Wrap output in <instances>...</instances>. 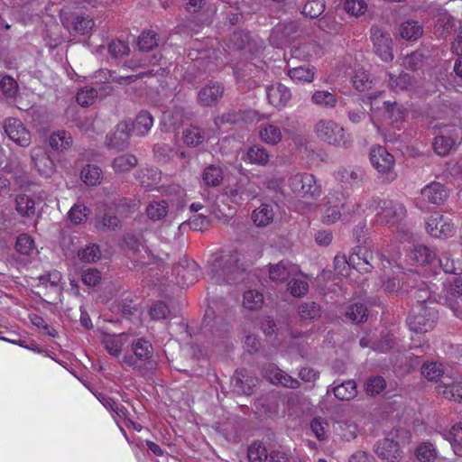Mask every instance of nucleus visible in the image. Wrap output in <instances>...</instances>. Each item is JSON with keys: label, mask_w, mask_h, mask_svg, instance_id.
<instances>
[{"label": "nucleus", "mask_w": 462, "mask_h": 462, "mask_svg": "<svg viewBox=\"0 0 462 462\" xmlns=\"http://www.w3.org/2000/svg\"><path fill=\"white\" fill-rule=\"evenodd\" d=\"M131 352L123 356L121 363L144 378L151 377L156 367L152 343L144 337L136 338L131 343Z\"/></svg>", "instance_id": "f257e3e1"}, {"label": "nucleus", "mask_w": 462, "mask_h": 462, "mask_svg": "<svg viewBox=\"0 0 462 462\" xmlns=\"http://www.w3.org/2000/svg\"><path fill=\"white\" fill-rule=\"evenodd\" d=\"M236 251L217 257L211 264L210 280L215 284L236 283L244 280L245 269Z\"/></svg>", "instance_id": "f03ea898"}, {"label": "nucleus", "mask_w": 462, "mask_h": 462, "mask_svg": "<svg viewBox=\"0 0 462 462\" xmlns=\"http://www.w3.org/2000/svg\"><path fill=\"white\" fill-rule=\"evenodd\" d=\"M438 319V311L428 305L416 304L407 319L411 330L416 333H425L433 328Z\"/></svg>", "instance_id": "7ed1b4c3"}, {"label": "nucleus", "mask_w": 462, "mask_h": 462, "mask_svg": "<svg viewBox=\"0 0 462 462\" xmlns=\"http://www.w3.org/2000/svg\"><path fill=\"white\" fill-rule=\"evenodd\" d=\"M370 162L378 171L383 181L389 183L396 179L394 157L383 146H376L371 149Z\"/></svg>", "instance_id": "20e7f679"}, {"label": "nucleus", "mask_w": 462, "mask_h": 462, "mask_svg": "<svg viewBox=\"0 0 462 462\" xmlns=\"http://www.w3.org/2000/svg\"><path fill=\"white\" fill-rule=\"evenodd\" d=\"M314 132L323 142L333 145H346L344 128L333 120L320 119L314 125Z\"/></svg>", "instance_id": "39448f33"}, {"label": "nucleus", "mask_w": 462, "mask_h": 462, "mask_svg": "<svg viewBox=\"0 0 462 462\" xmlns=\"http://www.w3.org/2000/svg\"><path fill=\"white\" fill-rule=\"evenodd\" d=\"M377 208L378 221L388 226L396 225L406 217V208L399 201L391 199L380 200Z\"/></svg>", "instance_id": "423d86ee"}, {"label": "nucleus", "mask_w": 462, "mask_h": 462, "mask_svg": "<svg viewBox=\"0 0 462 462\" xmlns=\"http://www.w3.org/2000/svg\"><path fill=\"white\" fill-rule=\"evenodd\" d=\"M124 244L127 249L128 258L133 265L130 269L140 271L144 268L148 264L149 260L147 248L132 234H127L124 237Z\"/></svg>", "instance_id": "0eeeda50"}, {"label": "nucleus", "mask_w": 462, "mask_h": 462, "mask_svg": "<svg viewBox=\"0 0 462 462\" xmlns=\"http://www.w3.org/2000/svg\"><path fill=\"white\" fill-rule=\"evenodd\" d=\"M189 60L193 61V66L202 72H211L215 69V60L217 52L213 49L202 48L200 42H195L194 46L188 53Z\"/></svg>", "instance_id": "6e6552de"}, {"label": "nucleus", "mask_w": 462, "mask_h": 462, "mask_svg": "<svg viewBox=\"0 0 462 462\" xmlns=\"http://www.w3.org/2000/svg\"><path fill=\"white\" fill-rule=\"evenodd\" d=\"M289 181L292 191L300 196L315 198L320 195V186L317 184L312 174L297 173L291 177Z\"/></svg>", "instance_id": "1a4fd4ad"}, {"label": "nucleus", "mask_w": 462, "mask_h": 462, "mask_svg": "<svg viewBox=\"0 0 462 462\" xmlns=\"http://www.w3.org/2000/svg\"><path fill=\"white\" fill-rule=\"evenodd\" d=\"M370 39L373 42L374 53L384 62L392 61L393 53L390 34L383 32L378 26H372Z\"/></svg>", "instance_id": "9d476101"}, {"label": "nucleus", "mask_w": 462, "mask_h": 462, "mask_svg": "<svg viewBox=\"0 0 462 462\" xmlns=\"http://www.w3.org/2000/svg\"><path fill=\"white\" fill-rule=\"evenodd\" d=\"M300 27L297 22L290 21L276 24L271 31L270 42L277 48H282L298 37Z\"/></svg>", "instance_id": "9b49d317"}, {"label": "nucleus", "mask_w": 462, "mask_h": 462, "mask_svg": "<svg viewBox=\"0 0 462 462\" xmlns=\"http://www.w3.org/2000/svg\"><path fill=\"white\" fill-rule=\"evenodd\" d=\"M60 22L69 32L82 35L88 33L95 25L94 21L88 16L64 11L60 13Z\"/></svg>", "instance_id": "f8f14e48"}, {"label": "nucleus", "mask_w": 462, "mask_h": 462, "mask_svg": "<svg viewBox=\"0 0 462 462\" xmlns=\"http://www.w3.org/2000/svg\"><path fill=\"white\" fill-rule=\"evenodd\" d=\"M176 274L177 282L181 286H189L194 284L199 275V267L196 262L192 260H181L173 269Z\"/></svg>", "instance_id": "ddd939ff"}, {"label": "nucleus", "mask_w": 462, "mask_h": 462, "mask_svg": "<svg viewBox=\"0 0 462 462\" xmlns=\"http://www.w3.org/2000/svg\"><path fill=\"white\" fill-rule=\"evenodd\" d=\"M373 254L366 245H356L348 256V266L359 273H369L373 269Z\"/></svg>", "instance_id": "4468645a"}, {"label": "nucleus", "mask_w": 462, "mask_h": 462, "mask_svg": "<svg viewBox=\"0 0 462 462\" xmlns=\"http://www.w3.org/2000/svg\"><path fill=\"white\" fill-rule=\"evenodd\" d=\"M5 132L8 137L22 147H27L31 143L30 132L23 123L16 118H8L5 121Z\"/></svg>", "instance_id": "2eb2a0df"}, {"label": "nucleus", "mask_w": 462, "mask_h": 462, "mask_svg": "<svg viewBox=\"0 0 462 462\" xmlns=\"http://www.w3.org/2000/svg\"><path fill=\"white\" fill-rule=\"evenodd\" d=\"M130 124L126 121H122L117 124L115 132L106 135V144L109 149L116 151H124L129 145L130 137Z\"/></svg>", "instance_id": "dca6fc26"}, {"label": "nucleus", "mask_w": 462, "mask_h": 462, "mask_svg": "<svg viewBox=\"0 0 462 462\" xmlns=\"http://www.w3.org/2000/svg\"><path fill=\"white\" fill-rule=\"evenodd\" d=\"M374 452L387 462H399L403 454L398 442L390 438L379 440L374 446Z\"/></svg>", "instance_id": "f3484780"}, {"label": "nucleus", "mask_w": 462, "mask_h": 462, "mask_svg": "<svg viewBox=\"0 0 462 462\" xmlns=\"http://www.w3.org/2000/svg\"><path fill=\"white\" fill-rule=\"evenodd\" d=\"M427 232L434 237L446 238L454 232L453 225L447 222L442 215L431 216L426 222Z\"/></svg>", "instance_id": "a211bd4d"}, {"label": "nucleus", "mask_w": 462, "mask_h": 462, "mask_svg": "<svg viewBox=\"0 0 462 462\" xmlns=\"http://www.w3.org/2000/svg\"><path fill=\"white\" fill-rule=\"evenodd\" d=\"M424 201L436 206L442 205L448 197V191L446 187L437 181H432L426 185L420 191Z\"/></svg>", "instance_id": "6ab92c4d"}, {"label": "nucleus", "mask_w": 462, "mask_h": 462, "mask_svg": "<svg viewBox=\"0 0 462 462\" xmlns=\"http://www.w3.org/2000/svg\"><path fill=\"white\" fill-rule=\"evenodd\" d=\"M266 95L269 103L278 109L285 107L291 98L290 88L282 83L269 86L266 88Z\"/></svg>", "instance_id": "aec40b11"}, {"label": "nucleus", "mask_w": 462, "mask_h": 462, "mask_svg": "<svg viewBox=\"0 0 462 462\" xmlns=\"http://www.w3.org/2000/svg\"><path fill=\"white\" fill-rule=\"evenodd\" d=\"M225 88L218 82L209 83L198 93V102L203 106L216 105L223 97Z\"/></svg>", "instance_id": "412c9836"}, {"label": "nucleus", "mask_w": 462, "mask_h": 462, "mask_svg": "<svg viewBox=\"0 0 462 462\" xmlns=\"http://www.w3.org/2000/svg\"><path fill=\"white\" fill-rule=\"evenodd\" d=\"M423 79L420 75L413 76L407 72H401L398 76H390L389 85L393 89L398 90H413L421 88Z\"/></svg>", "instance_id": "4be33fe9"}, {"label": "nucleus", "mask_w": 462, "mask_h": 462, "mask_svg": "<svg viewBox=\"0 0 462 462\" xmlns=\"http://www.w3.org/2000/svg\"><path fill=\"white\" fill-rule=\"evenodd\" d=\"M326 202L332 207H337L341 208L344 214L351 215L355 213L354 208L356 205H353V209L349 208L348 205V193L345 190L344 185L340 184L337 188L333 189L329 191V193L326 197ZM358 207V205H356Z\"/></svg>", "instance_id": "5701e85b"}, {"label": "nucleus", "mask_w": 462, "mask_h": 462, "mask_svg": "<svg viewBox=\"0 0 462 462\" xmlns=\"http://www.w3.org/2000/svg\"><path fill=\"white\" fill-rule=\"evenodd\" d=\"M270 278L273 281L283 282L299 273V267L288 261H281L270 267Z\"/></svg>", "instance_id": "b1692460"}, {"label": "nucleus", "mask_w": 462, "mask_h": 462, "mask_svg": "<svg viewBox=\"0 0 462 462\" xmlns=\"http://www.w3.org/2000/svg\"><path fill=\"white\" fill-rule=\"evenodd\" d=\"M201 180L207 187H218L224 180V171L219 163H211L207 165L201 174Z\"/></svg>", "instance_id": "393cba45"}, {"label": "nucleus", "mask_w": 462, "mask_h": 462, "mask_svg": "<svg viewBox=\"0 0 462 462\" xmlns=\"http://www.w3.org/2000/svg\"><path fill=\"white\" fill-rule=\"evenodd\" d=\"M272 203H263L255 208L251 216L254 224L258 227H264L270 225L274 219V207Z\"/></svg>", "instance_id": "a878e982"}, {"label": "nucleus", "mask_w": 462, "mask_h": 462, "mask_svg": "<svg viewBox=\"0 0 462 462\" xmlns=\"http://www.w3.org/2000/svg\"><path fill=\"white\" fill-rule=\"evenodd\" d=\"M32 160L34 167L40 175L50 178L55 171V165L50 155L43 151H37L32 153Z\"/></svg>", "instance_id": "bb28decb"}, {"label": "nucleus", "mask_w": 462, "mask_h": 462, "mask_svg": "<svg viewBox=\"0 0 462 462\" xmlns=\"http://www.w3.org/2000/svg\"><path fill=\"white\" fill-rule=\"evenodd\" d=\"M130 132L137 136L145 135L153 125V118L148 111H141L134 122H129Z\"/></svg>", "instance_id": "cd10ccee"}, {"label": "nucleus", "mask_w": 462, "mask_h": 462, "mask_svg": "<svg viewBox=\"0 0 462 462\" xmlns=\"http://www.w3.org/2000/svg\"><path fill=\"white\" fill-rule=\"evenodd\" d=\"M260 139L271 145H275L282 141V134L281 128L273 123H263L259 126Z\"/></svg>", "instance_id": "c85d7f7f"}, {"label": "nucleus", "mask_w": 462, "mask_h": 462, "mask_svg": "<svg viewBox=\"0 0 462 462\" xmlns=\"http://www.w3.org/2000/svg\"><path fill=\"white\" fill-rule=\"evenodd\" d=\"M255 381L253 377L236 372V374L232 377L233 390L237 394L251 395L255 386Z\"/></svg>", "instance_id": "c756f323"}, {"label": "nucleus", "mask_w": 462, "mask_h": 462, "mask_svg": "<svg viewBox=\"0 0 462 462\" xmlns=\"http://www.w3.org/2000/svg\"><path fill=\"white\" fill-rule=\"evenodd\" d=\"M333 393L335 397L340 401H349L357 394L356 384L353 380H347L340 384L328 389V393Z\"/></svg>", "instance_id": "7c9ffc66"}, {"label": "nucleus", "mask_w": 462, "mask_h": 462, "mask_svg": "<svg viewBox=\"0 0 462 462\" xmlns=\"http://www.w3.org/2000/svg\"><path fill=\"white\" fill-rule=\"evenodd\" d=\"M346 320L359 324L366 321L368 317V310L362 303H354L346 306L343 312Z\"/></svg>", "instance_id": "2f4dec72"}, {"label": "nucleus", "mask_w": 462, "mask_h": 462, "mask_svg": "<svg viewBox=\"0 0 462 462\" xmlns=\"http://www.w3.org/2000/svg\"><path fill=\"white\" fill-rule=\"evenodd\" d=\"M399 33L406 41H415L422 35L423 28L418 22L408 20L400 25Z\"/></svg>", "instance_id": "473e14b6"}, {"label": "nucleus", "mask_w": 462, "mask_h": 462, "mask_svg": "<svg viewBox=\"0 0 462 462\" xmlns=\"http://www.w3.org/2000/svg\"><path fill=\"white\" fill-rule=\"evenodd\" d=\"M72 136L70 133L65 130H60L51 134L49 143L56 151L69 149L72 145Z\"/></svg>", "instance_id": "72a5a7b5"}, {"label": "nucleus", "mask_w": 462, "mask_h": 462, "mask_svg": "<svg viewBox=\"0 0 462 462\" xmlns=\"http://www.w3.org/2000/svg\"><path fill=\"white\" fill-rule=\"evenodd\" d=\"M410 257L416 263L423 265L431 263L435 257V252L423 245H415L410 253Z\"/></svg>", "instance_id": "f704fd0d"}, {"label": "nucleus", "mask_w": 462, "mask_h": 462, "mask_svg": "<svg viewBox=\"0 0 462 462\" xmlns=\"http://www.w3.org/2000/svg\"><path fill=\"white\" fill-rule=\"evenodd\" d=\"M183 142L192 147L199 146L205 140V131L198 126L189 125L182 132Z\"/></svg>", "instance_id": "c9c22d12"}, {"label": "nucleus", "mask_w": 462, "mask_h": 462, "mask_svg": "<svg viewBox=\"0 0 462 462\" xmlns=\"http://www.w3.org/2000/svg\"><path fill=\"white\" fill-rule=\"evenodd\" d=\"M15 209L23 217H32L35 214V202L30 196L20 194L15 199Z\"/></svg>", "instance_id": "e433bc0d"}, {"label": "nucleus", "mask_w": 462, "mask_h": 462, "mask_svg": "<svg viewBox=\"0 0 462 462\" xmlns=\"http://www.w3.org/2000/svg\"><path fill=\"white\" fill-rule=\"evenodd\" d=\"M384 105L388 120L398 127V125L404 121L407 114L406 110L402 105H399L396 102H384Z\"/></svg>", "instance_id": "4c0bfd02"}, {"label": "nucleus", "mask_w": 462, "mask_h": 462, "mask_svg": "<svg viewBox=\"0 0 462 462\" xmlns=\"http://www.w3.org/2000/svg\"><path fill=\"white\" fill-rule=\"evenodd\" d=\"M288 76L295 82H311L314 79L315 69L310 66H300L289 69Z\"/></svg>", "instance_id": "58836bf2"}, {"label": "nucleus", "mask_w": 462, "mask_h": 462, "mask_svg": "<svg viewBox=\"0 0 462 462\" xmlns=\"http://www.w3.org/2000/svg\"><path fill=\"white\" fill-rule=\"evenodd\" d=\"M248 161L251 163L264 166L270 160V154L265 148L260 145L251 146L246 152Z\"/></svg>", "instance_id": "ea45409f"}, {"label": "nucleus", "mask_w": 462, "mask_h": 462, "mask_svg": "<svg viewBox=\"0 0 462 462\" xmlns=\"http://www.w3.org/2000/svg\"><path fill=\"white\" fill-rule=\"evenodd\" d=\"M168 203L165 200L151 202L146 208L147 217L153 220H161L168 213Z\"/></svg>", "instance_id": "a19ab883"}, {"label": "nucleus", "mask_w": 462, "mask_h": 462, "mask_svg": "<svg viewBox=\"0 0 462 462\" xmlns=\"http://www.w3.org/2000/svg\"><path fill=\"white\" fill-rule=\"evenodd\" d=\"M137 164V159L133 154H123L114 159L112 166L116 172H126Z\"/></svg>", "instance_id": "79ce46f5"}, {"label": "nucleus", "mask_w": 462, "mask_h": 462, "mask_svg": "<svg viewBox=\"0 0 462 462\" xmlns=\"http://www.w3.org/2000/svg\"><path fill=\"white\" fill-rule=\"evenodd\" d=\"M101 173V169L98 166L88 164L82 169L80 177L87 185L95 186L99 183Z\"/></svg>", "instance_id": "37998d69"}, {"label": "nucleus", "mask_w": 462, "mask_h": 462, "mask_svg": "<svg viewBox=\"0 0 462 462\" xmlns=\"http://www.w3.org/2000/svg\"><path fill=\"white\" fill-rule=\"evenodd\" d=\"M311 101L317 106L327 108L335 107L337 102L334 94L324 90L316 91L311 97Z\"/></svg>", "instance_id": "c03bdc74"}, {"label": "nucleus", "mask_w": 462, "mask_h": 462, "mask_svg": "<svg viewBox=\"0 0 462 462\" xmlns=\"http://www.w3.org/2000/svg\"><path fill=\"white\" fill-rule=\"evenodd\" d=\"M157 33L153 31H145L138 37L137 45L141 51H150L158 46Z\"/></svg>", "instance_id": "a18cd8bd"}, {"label": "nucleus", "mask_w": 462, "mask_h": 462, "mask_svg": "<svg viewBox=\"0 0 462 462\" xmlns=\"http://www.w3.org/2000/svg\"><path fill=\"white\" fill-rule=\"evenodd\" d=\"M439 393H441L445 398L452 400L454 402H462V385L459 383H443V385H438Z\"/></svg>", "instance_id": "49530a36"}, {"label": "nucleus", "mask_w": 462, "mask_h": 462, "mask_svg": "<svg viewBox=\"0 0 462 462\" xmlns=\"http://www.w3.org/2000/svg\"><path fill=\"white\" fill-rule=\"evenodd\" d=\"M251 36L249 32L245 30L235 31L229 39V44L236 51L244 50L250 44Z\"/></svg>", "instance_id": "de8ad7c7"}, {"label": "nucleus", "mask_w": 462, "mask_h": 462, "mask_svg": "<svg viewBox=\"0 0 462 462\" xmlns=\"http://www.w3.org/2000/svg\"><path fill=\"white\" fill-rule=\"evenodd\" d=\"M456 144L451 137L438 135L434 138L432 146L437 154L446 156Z\"/></svg>", "instance_id": "09e8293b"}, {"label": "nucleus", "mask_w": 462, "mask_h": 462, "mask_svg": "<svg viewBox=\"0 0 462 462\" xmlns=\"http://www.w3.org/2000/svg\"><path fill=\"white\" fill-rule=\"evenodd\" d=\"M325 2L323 0H310L301 10V14L311 19L318 18L325 11Z\"/></svg>", "instance_id": "8fccbe9b"}, {"label": "nucleus", "mask_w": 462, "mask_h": 462, "mask_svg": "<svg viewBox=\"0 0 462 462\" xmlns=\"http://www.w3.org/2000/svg\"><path fill=\"white\" fill-rule=\"evenodd\" d=\"M425 63V56L421 51H416L407 55L403 60V66L411 71L421 69Z\"/></svg>", "instance_id": "3c124183"}, {"label": "nucleus", "mask_w": 462, "mask_h": 462, "mask_svg": "<svg viewBox=\"0 0 462 462\" xmlns=\"http://www.w3.org/2000/svg\"><path fill=\"white\" fill-rule=\"evenodd\" d=\"M354 88L358 91H365L372 88L373 80L370 75L364 69L356 71L355 76L352 78Z\"/></svg>", "instance_id": "603ef678"}, {"label": "nucleus", "mask_w": 462, "mask_h": 462, "mask_svg": "<svg viewBox=\"0 0 462 462\" xmlns=\"http://www.w3.org/2000/svg\"><path fill=\"white\" fill-rule=\"evenodd\" d=\"M456 455H462V427L454 425L447 435Z\"/></svg>", "instance_id": "864d4df0"}, {"label": "nucleus", "mask_w": 462, "mask_h": 462, "mask_svg": "<svg viewBox=\"0 0 462 462\" xmlns=\"http://www.w3.org/2000/svg\"><path fill=\"white\" fill-rule=\"evenodd\" d=\"M119 224L120 220L117 216L110 213L109 211L105 212L103 215L97 217V227L100 230H115Z\"/></svg>", "instance_id": "5fc2aeb1"}, {"label": "nucleus", "mask_w": 462, "mask_h": 462, "mask_svg": "<svg viewBox=\"0 0 462 462\" xmlns=\"http://www.w3.org/2000/svg\"><path fill=\"white\" fill-rule=\"evenodd\" d=\"M365 388L369 395L379 394L386 388V381L381 375L371 376L367 379Z\"/></svg>", "instance_id": "6e6d98bb"}, {"label": "nucleus", "mask_w": 462, "mask_h": 462, "mask_svg": "<svg viewBox=\"0 0 462 462\" xmlns=\"http://www.w3.org/2000/svg\"><path fill=\"white\" fill-rule=\"evenodd\" d=\"M35 249L34 241L28 234H21L15 242V250L24 255H30Z\"/></svg>", "instance_id": "4d7b16f0"}, {"label": "nucleus", "mask_w": 462, "mask_h": 462, "mask_svg": "<svg viewBox=\"0 0 462 462\" xmlns=\"http://www.w3.org/2000/svg\"><path fill=\"white\" fill-rule=\"evenodd\" d=\"M79 258L84 263H94L101 256L99 246L96 244H90L78 253Z\"/></svg>", "instance_id": "13d9d810"}, {"label": "nucleus", "mask_w": 462, "mask_h": 462, "mask_svg": "<svg viewBox=\"0 0 462 462\" xmlns=\"http://www.w3.org/2000/svg\"><path fill=\"white\" fill-rule=\"evenodd\" d=\"M364 171L360 169L357 170H344L341 172V182L346 185L345 189L359 184L364 178Z\"/></svg>", "instance_id": "bf43d9fd"}, {"label": "nucleus", "mask_w": 462, "mask_h": 462, "mask_svg": "<svg viewBox=\"0 0 462 462\" xmlns=\"http://www.w3.org/2000/svg\"><path fill=\"white\" fill-rule=\"evenodd\" d=\"M299 314L302 319H315L320 316V308L314 301L304 302L299 307Z\"/></svg>", "instance_id": "052dcab7"}, {"label": "nucleus", "mask_w": 462, "mask_h": 462, "mask_svg": "<svg viewBox=\"0 0 462 462\" xmlns=\"http://www.w3.org/2000/svg\"><path fill=\"white\" fill-rule=\"evenodd\" d=\"M420 287L416 290H408V295L411 300H416V304L427 305L430 297V290L425 282H420Z\"/></svg>", "instance_id": "680f3d73"}, {"label": "nucleus", "mask_w": 462, "mask_h": 462, "mask_svg": "<svg viewBox=\"0 0 462 462\" xmlns=\"http://www.w3.org/2000/svg\"><path fill=\"white\" fill-rule=\"evenodd\" d=\"M324 210L322 215V221L326 224H333L340 219L342 216H347L344 214L343 210L337 207H332L328 203L325 202Z\"/></svg>", "instance_id": "e2e57ef3"}, {"label": "nucleus", "mask_w": 462, "mask_h": 462, "mask_svg": "<svg viewBox=\"0 0 462 462\" xmlns=\"http://www.w3.org/2000/svg\"><path fill=\"white\" fill-rule=\"evenodd\" d=\"M89 213V209L82 204H75L69 211L68 217L69 220L75 224H81L86 219Z\"/></svg>", "instance_id": "0e129e2a"}, {"label": "nucleus", "mask_w": 462, "mask_h": 462, "mask_svg": "<svg viewBox=\"0 0 462 462\" xmlns=\"http://www.w3.org/2000/svg\"><path fill=\"white\" fill-rule=\"evenodd\" d=\"M421 374L430 381L437 380L443 375L444 370L442 364L431 362L424 364L421 367Z\"/></svg>", "instance_id": "69168bd1"}, {"label": "nucleus", "mask_w": 462, "mask_h": 462, "mask_svg": "<svg viewBox=\"0 0 462 462\" xmlns=\"http://www.w3.org/2000/svg\"><path fill=\"white\" fill-rule=\"evenodd\" d=\"M249 462H265L267 450L261 443H253L247 451Z\"/></svg>", "instance_id": "338daca9"}, {"label": "nucleus", "mask_w": 462, "mask_h": 462, "mask_svg": "<svg viewBox=\"0 0 462 462\" xmlns=\"http://www.w3.org/2000/svg\"><path fill=\"white\" fill-rule=\"evenodd\" d=\"M344 8L348 14L358 17L365 14L367 5L364 0H346Z\"/></svg>", "instance_id": "774afa93"}]
</instances>
